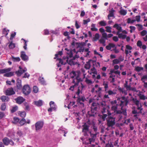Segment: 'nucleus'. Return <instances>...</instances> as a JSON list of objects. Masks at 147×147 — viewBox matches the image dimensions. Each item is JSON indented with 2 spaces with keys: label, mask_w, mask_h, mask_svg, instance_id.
<instances>
[{
  "label": "nucleus",
  "mask_w": 147,
  "mask_h": 147,
  "mask_svg": "<svg viewBox=\"0 0 147 147\" xmlns=\"http://www.w3.org/2000/svg\"><path fill=\"white\" fill-rule=\"evenodd\" d=\"M17 82L16 86L17 89L19 90H21L22 88L21 80L18 78L17 80Z\"/></svg>",
  "instance_id": "19"
},
{
  "label": "nucleus",
  "mask_w": 147,
  "mask_h": 147,
  "mask_svg": "<svg viewBox=\"0 0 147 147\" xmlns=\"http://www.w3.org/2000/svg\"><path fill=\"white\" fill-rule=\"evenodd\" d=\"M75 79L76 80V82H75V79H74L73 80L72 83L75 84V85H76V86H78L79 83L80 82L82 81V80L81 78L80 77V76L79 74L76 77Z\"/></svg>",
  "instance_id": "17"
},
{
  "label": "nucleus",
  "mask_w": 147,
  "mask_h": 147,
  "mask_svg": "<svg viewBox=\"0 0 147 147\" xmlns=\"http://www.w3.org/2000/svg\"><path fill=\"white\" fill-rule=\"evenodd\" d=\"M136 26H138V29L139 31L142 30L143 29L142 26L140 24H136Z\"/></svg>",
  "instance_id": "63"
},
{
  "label": "nucleus",
  "mask_w": 147,
  "mask_h": 147,
  "mask_svg": "<svg viewBox=\"0 0 147 147\" xmlns=\"http://www.w3.org/2000/svg\"><path fill=\"white\" fill-rule=\"evenodd\" d=\"M142 106L141 103H140V106L138 107H137V109L138 110H140V111H139L138 112V113L137 114L142 113V111L143 110V109L142 108Z\"/></svg>",
  "instance_id": "55"
},
{
  "label": "nucleus",
  "mask_w": 147,
  "mask_h": 147,
  "mask_svg": "<svg viewBox=\"0 0 147 147\" xmlns=\"http://www.w3.org/2000/svg\"><path fill=\"white\" fill-rule=\"evenodd\" d=\"M91 124V122L90 119H88L86 122L84 123L82 125V132L84 133V134L87 135V132H88L89 130L90 125Z\"/></svg>",
  "instance_id": "4"
},
{
  "label": "nucleus",
  "mask_w": 147,
  "mask_h": 147,
  "mask_svg": "<svg viewBox=\"0 0 147 147\" xmlns=\"http://www.w3.org/2000/svg\"><path fill=\"white\" fill-rule=\"evenodd\" d=\"M100 104L98 102H93L91 105V109H92L98 111V108L100 107Z\"/></svg>",
  "instance_id": "16"
},
{
  "label": "nucleus",
  "mask_w": 147,
  "mask_h": 147,
  "mask_svg": "<svg viewBox=\"0 0 147 147\" xmlns=\"http://www.w3.org/2000/svg\"><path fill=\"white\" fill-rule=\"evenodd\" d=\"M121 25H119L117 24H115L113 26V27L114 28H116L117 30L118 31L120 32L122 31V27L120 26Z\"/></svg>",
  "instance_id": "25"
},
{
  "label": "nucleus",
  "mask_w": 147,
  "mask_h": 147,
  "mask_svg": "<svg viewBox=\"0 0 147 147\" xmlns=\"http://www.w3.org/2000/svg\"><path fill=\"white\" fill-rule=\"evenodd\" d=\"M44 125V122L42 121H39L36 122L34 125H32V127L35 126V130L37 132L40 130L42 128Z\"/></svg>",
  "instance_id": "7"
},
{
  "label": "nucleus",
  "mask_w": 147,
  "mask_h": 147,
  "mask_svg": "<svg viewBox=\"0 0 147 147\" xmlns=\"http://www.w3.org/2000/svg\"><path fill=\"white\" fill-rule=\"evenodd\" d=\"M99 24L101 26H105L107 25L106 22L104 20L100 21L99 22Z\"/></svg>",
  "instance_id": "60"
},
{
  "label": "nucleus",
  "mask_w": 147,
  "mask_h": 147,
  "mask_svg": "<svg viewBox=\"0 0 147 147\" xmlns=\"http://www.w3.org/2000/svg\"><path fill=\"white\" fill-rule=\"evenodd\" d=\"M63 54L62 51H59L58 53L55 54V57L54 58V59H57L56 61H59V62L57 63V65L58 67H60L61 66V65H65V63H63V60L61 58H59L58 56H61Z\"/></svg>",
  "instance_id": "5"
},
{
  "label": "nucleus",
  "mask_w": 147,
  "mask_h": 147,
  "mask_svg": "<svg viewBox=\"0 0 147 147\" xmlns=\"http://www.w3.org/2000/svg\"><path fill=\"white\" fill-rule=\"evenodd\" d=\"M20 120V119L18 118L14 117L13 118V121H12V122L14 124H17L19 122Z\"/></svg>",
  "instance_id": "40"
},
{
  "label": "nucleus",
  "mask_w": 147,
  "mask_h": 147,
  "mask_svg": "<svg viewBox=\"0 0 147 147\" xmlns=\"http://www.w3.org/2000/svg\"><path fill=\"white\" fill-rule=\"evenodd\" d=\"M92 127L93 131L95 133L99 134V132H98V127L96 125L95 123L93 121H92Z\"/></svg>",
  "instance_id": "22"
},
{
  "label": "nucleus",
  "mask_w": 147,
  "mask_h": 147,
  "mask_svg": "<svg viewBox=\"0 0 147 147\" xmlns=\"http://www.w3.org/2000/svg\"><path fill=\"white\" fill-rule=\"evenodd\" d=\"M90 70H94V71L92 72V73L96 75L97 74V72L96 69L95 67V64H93V67Z\"/></svg>",
  "instance_id": "52"
},
{
  "label": "nucleus",
  "mask_w": 147,
  "mask_h": 147,
  "mask_svg": "<svg viewBox=\"0 0 147 147\" xmlns=\"http://www.w3.org/2000/svg\"><path fill=\"white\" fill-rule=\"evenodd\" d=\"M77 101L78 102H84L86 100V98L84 96H83L80 97L79 96L78 97Z\"/></svg>",
  "instance_id": "30"
},
{
  "label": "nucleus",
  "mask_w": 147,
  "mask_h": 147,
  "mask_svg": "<svg viewBox=\"0 0 147 147\" xmlns=\"http://www.w3.org/2000/svg\"><path fill=\"white\" fill-rule=\"evenodd\" d=\"M34 104L38 107H41L43 105V102L42 100L34 101Z\"/></svg>",
  "instance_id": "29"
},
{
  "label": "nucleus",
  "mask_w": 147,
  "mask_h": 147,
  "mask_svg": "<svg viewBox=\"0 0 147 147\" xmlns=\"http://www.w3.org/2000/svg\"><path fill=\"white\" fill-rule=\"evenodd\" d=\"M3 144L5 146H8L10 143V140L7 137H5L2 140Z\"/></svg>",
  "instance_id": "21"
},
{
  "label": "nucleus",
  "mask_w": 147,
  "mask_h": 147,
  "mask_svg": "<svg viewBox=\"0 0 147 147\" xmlns=\"http://www.w3.org/2000/svg\"><path fill=\"white\" fill-rule=\"evenodd\" d=\"M18 114L21 117L23 118H24L25 117L26 115V113L24 111H19L18 112Z\"/></svg>",
  "instance_id": "33"
},
{
  "label": "nucleus",
  "mask_w": 147,
  "mask_h": 147,
  "mask_svg": "<svg viewBox=\"0 0 147 147\" xmlns=\"http://www.w3.org/2000/svg\"><path fill=\"white\" fill-rule=\"evenodd\" d=\"M147 80V75H143L141 78V80L142 82H144L145 80Z\"/></svg>",
  "instance_id": "64"
},
{
  "label": "nucleus",
  "mask_w": 147,
  "mask_h": 147,
  "mask_svg": "<svg viewBox=\"0 0 147 147\" xmlns=\"http://www.w3.org/2000/svg\"><path fill=\"white\" fill-rule=\"evenodd\" d=\"M108 112L107 111V113L103 114L102 115H98L99 118L98 119V121L99 124H102L103 123V122L105 120L107 117L108 116Z\"/></svg>",
  "instance_id": "8"
},
{
  "label": "nucleus",
  "mask_w": 147,
  "mask_h": 147,
  "mask_svg": "<svg viewBox=\"0 0 147 147\" xmlns=\"http://www.w3.org/2000/svg\"><path fill=\"white\" fill-rule=\"evenodd\" d=\"M9 31V30H7L6 28H4L3 30V34L7 36L8 34Z\"/></svg>",
  "instance_id": "48"
},
{
  "label": "nucleus",
  "mask_w": 147,
  "mask_h": 147,
  "mask_svg": "<svg viewBox=\"0 0 147 147\" xmlns=\"http://www.w3.org/2000/svg\"><path fill=\"white\" fill-rule=\"evenodd\" d=\"M27 70V69L26 67H25L22 70V71L21 70H18L16 71L15 73L18 77H20L23 73H24Z\"/></svg>",
  "instance_id": "20"
},
{
  "label": "nucleus",
  "mask_w": 147,
  "mask_h": 147,
  "mask_svg": "<svg viewBox=\"0 0 147 147\" xmlns=\"http://www.w3.org/2000/svg\"><path fill=\"white\" fill-rule=\"evenodd\" d=\"M18 109V107L17 106L13 107L11 109V113H14Z\"/></svg>",
  "instance_id": "57"
},
{
  "label": "nucleus",
  "mask_w": 147,
  "mask_h": 147,
  "mask_svg": "<svg viewBox=\"0 0 147 147\" xmlns=\"http://www.w3.org/2000/svg\"><path fill=\"white\" fill-rule=\"evenodd\" d=\"M106 139V138L105 137H104L103 138L102 137L100 138V141L101 144H105V143Z\"/></svg>",
  "instance_id": "49"
},
{
  "label": "nucleus",
  "mask_w": 147,
  "mask_h": 147,
  "mask_svg": "<svg viewBox=\"0 0 147 147\" xmlns=\"http://www.w3.org/2000/svg\"><path fill=\"white\" fill-rule=\"evenodd\" d=\"M143 69V67L139 66H137L135 68V70L137 72H139L141 71H142Z\"/></svg>",
  "instance_id": "53"
},
{
  "label": "nucleus",
  "mask_w": 147,
  "mask_h": 147,
  "mask_svg": "<svg viewBox=\"0 0 147 147\" xmlns=\"http://www.w3.org/2000/svg\"><path fill=\"white\" fill-rule=\"evenodd\" d=\"M108 112V117L106 118L107 125L108 127L113 128L115 123V117L111 116V113L109 111L107 110Z\"/></svg>",
  "instance_id": "3"
},
{
  "label": "nucleus",
  "mask_w": 147,
  "mask_h": 147,
  "mask_svg": "<svg viewBox=\"0 0 147 147\" xmlns=\"http://www.w3.org/2000/svg\"><path fill=\"white\" fill-rule=\"evenodd\" d=\"M12 60L14 62H15V61L19 62V61H20V58L19 57H14L13 56H12Z\"/></svg>",
  "instance_id": "47"
},
{
  "label": "nucleus",
  "mask_w": 147,
  "mask_h": 147,
  "mask_svg": "<svg viewBox=\"0 0 147 147\" xmlns=\"http://www.w3.org/2000/svg\"><path fill=\"white\" fill-rule=\"evenodd\" d=\"M23 93L25 95L29 94L30 92V88L28 85H25L22 88Z\"/></svg>",
  "instance_id": "9"
},
{
  "label": "nucleus",
  "mask_w": 147,
  "mask_h": 147,
  "mask_svg": "<svg viewBox=\"0 0 147 147\" xmlns=\"http://www.w3.org/2000/svg\"><path fill=\"white\" fill-rule=\"evenodd\" d=\"M106 29V31L109 33H111L112 31L111 30L112 28L111 27L109 26H107L105 27Z\"/></svg>",
  "instance_id": "58"
},
{
  "label": "nucleus",
  "mask_w": 147,
  "mask_h": 147,
  "mask_svg": "<svg viewBox=\"0 0 147 147\" xmlns=\"http://www.w3.org/2000/svg\"><path fill=\"white\" fill-rule=\"evenodd\" d=\"M100 107H102L103 108L105 107H108L109 108H110L109 106V105H107L106 103L105 102H102L100 104Z\"/></svg>",
  "instance_id": "56"
},
{
  "label": "nucleus",
  "mask_w": 147,
  "mask_h": 147,
  "mask_svg": "<svg viewBox=\"0 0 147 147\" xmlns=\"http://www.w3.org/2000/svg\"><path fill=\"white\" fill-rule=\"evenodd\" d=\"M100 37V35L99 34L96 33L95 34V36L93 38V40L94 41H96L99 39Z\"/></svg>",
  "instance_id": "46"
},
{
  "label": "nucleus",
  "mask_w": 147,
  "mask_h": 147,
  "mask_svg": "<svg viewBox=\"0 0 147 147\" xmlns=\"http://www.w3.org/2000/svg\"><path fill=\"white\" fill-rule=\"evenodd\" d=\"M23 133L21 130H18L16 132V135L17 138H15L13 137L12 138V139L14 141H16V142H18L19 141V138L22 137L23 136Z\"/></svg>",
  "instance_id": "10"
},
{
  "label": "nucleus",
  "mask_w": 147,
  "mask_h": 147,
  "mask_svg": "<svg viewBox=\"0 0 147 147\" xmlns=\"http://www.w3.org/2000/svg\"><path fill=\"white\" fill-rule=\"evenodd\" d=\"M136 21V20H131V19L129 18L127 19V23L128 24H133Z\"/></svg>",
  "instance_id": "51"
},
{
  "label": "nucleus",
  "mask_w": 147,
  "mask_h": 147,
  "mask_svg": "<svg viewBox=\"0 0 147 147\" xmlns=\"http://www.w3.org/2000/svg\"><path fill=\"white\" fill-rule=\"evenodd\" d=\"M90 61H91L92 62L93 64H95V67H100V63L98 62H96V61L92 60L91 59H90Z\"/></svg>",
  "instance_id": "45"
},
{
  "label": "nucleus",
  "mask_w": 147,
  "mask_h": 147,
  "mask_svg": "<svg viewBox=\"0 0 147 147\" xmlns=\"http://www.w3.org/2000/svg\"><path fill=\"white\" fill-rule=\"evenodd\" d=\"M38 80L43 85H46V82L44 80L43 77H40L38 78Z\"/></svg>",
  "instance_id": "36"
},
{
  "label": "nucleus",
  "mask_w": 147,
  "mask_h": 147,
  "mask_svg": "<svg viewBox=\"0 0 147 147\" xmlns=\"http://www.w3.org/2000/svg\"><path fill=\"white\" fill-rule=\"evenodd\" d=\"M65 50L67 51L66 53L67 55L66 57H63V59H67V62L71 66L76 64L79 65L80 62L78 61V59L79 58V55L75 54L73 56L72 50L68 49L67 48H65Z\"/></svg>",
  "instance_id": "2"
},
{
  "label": "nucleus",
  "mask_w": 147,
  "mask_h": 147,
  "mask_svg": "<svg viewBox=\"0 0 147 147\" xmlns=\"http://www.w3.org/2000/svg\"><path fill=\"white\" fill-rule=\"evenodd\" d=\"M109 108L108 107H104L102 108V110L101 111L102 113V114H105V113H107V110H109Z\"/></svg>",
  "instance_id": "43"
},
{
  "label": "nucleus",
  "mask_w": 147,
  "mask_h": 147,
  "mask_svg": "<svg viewBox=\"0 0 147 147\" xmlns=\"http://www.w3.org/2000/svg\"><path fill=\"white\" fill-rule=\"evenodd\" d=\"M11 70V68H8L7 69H0V74H3L7 72L10 71Z\"/></svg>",
  "instance_id": "31"
},
{
  "label": "nucleus",
  "mask_w": 147,
  "mask_h": 147,
  "mask_svg": "<svg viewBox=\"0 0 147 147\" xmlns=\"http://www.w3.org/2000/svg\"><path fill=\"white\" fill-rule=\"evenodd\" d=\"M114 11L115 10L113 8H112L110 11H109V13L108 16V18L109 20L110 19V17H114L115 18L114 14Z\"/></svg>",
  "instance_id": "26"
},
{
  "label": "nucleus",
  "mask_w": 147,
  "mask_h": 147,
  "mask_svg": "<svg viewBox=\"0 0 147 147\" xmlns=\"http://www.w3.org/2000/svg\"><path fill=\"white\" fill-rule=\"evenodd\" d=\"M132 100L134 102L136 105L137 107H138L140 106V101L138 100L137 98H134L132 99Z\"/></svg>",
  "instance_id": "35"
},
{
  "label": "nucleus",
  "mask_w": 147,
  "mask_h": 147,
  "mask_svg": "<svg viewBox=\"0 0 147 147\" xmlns=\"http://www.w3.org/2000/svg\"><path fill=\"white\" fill-rule=\"evenodd\" d=\"M139 96L141 100H145L146 99V96L144 94H140L139 95Z\"/></svg>",
  "instance_id": "61"
},
{
  "label": "nucleus",
  "mask_w": 147,
  "mask_h": 147,
  "mask_svg": "<svg viewBox=\"0 0 147 147\" xmlns=\"http://www.w3.org/2000/svg\"><path fill=\"white\" fill-rule=\"evenodd\" d=\"M124 86L125 88H126L127 90H132V88L131 86L128 85V81H125Z\"/></svg>",
  "instance_id": "32"
},
{
  "label": "nucleus",
  "mask_w": 147,
  "mask_h": 147,
  "mask_svg": "<svg viewBox=\"0 0 147 147\" xmlns=\"http://www.w3.org/2000/svg\"><path fill=\"white\" fill-rule=\"evenodd\" d=\"M119 13L121 15L125 16L127 14V11L126 10L121 9L119 11Z\"/></svg>",
  "instance_id": "42"
},
{
  "label": "nucleus",
  "mask_w": 147,
  "mask_h": 147,
  "mask_svg": "<svg viewBox=\"0 0 147 147\" xmlns=\"http://www.w3.org/2000/svg\"><path fill=\"white\" fill-rule=\"evenodd\" d=\"M106 40L102 36V37L99 40V41L100 43L102 44H103V46H105V40Z\"/></svg>",
  "instance_id": "39"
},
{
  "label": "nucleus",
  "mask_w": 147,
  "mask_h": 147,
  "mask_svg": "<svg viewBox=\"0 0 147 147\" xmlns=\"http://www.w3.org/2000/svg\"><path fill=\"white\" fill-rule=\"evenodd\" d=\"M83 135L86 137H88L89 136V134H90V136L91 138H89L88 139L89 140V143L91 144L92 142H94L95 141V139H96L97 135L98 134L95 133V134H93L92 133L91 131L89 130L88 132H87V135H85L84 134V133H82Z\"/></svg>",
  "instance_id": "6"
},
{
  "label": "nucleus",
  "mask_w": 147,
  "mask_h": 147,
  "mask_svg": "<svg viewBox=\"0 0 147 147\" xmlns=\"http://www.w3.org/2000/svg\"><path fill=\"white\" fill-rule=\"evenodd\" d=\"M20 57L24 61H27L28 60V57L26 54L25 52L21 51Z\"/></svg>",
  "instance_id": "18"
},
{
  "label": "nucleus",
  "mask_w": 147,
  "mask_h": 147,
  "mask_svg": "<svg viewBox=\"0 0 147 147\" xmlns=\"http://www.w3.org/2000/svg\"><path fill=\"white\" fill-rule=\"evenodd\" d=\"M98 111L92 109H91L90 111H89L88 112V114L89 117H95L97 114Z\"/></svg>",
  "instance_id": "14"
},
{
  "label": "nucleus",
  "mask_w": 147,
  "mask_h": 147,
  "mask_svg": "<svg viewBox=\"0 0 147 147\" xmlns=\"http://www.w3.org/2000/svg\"><path fill=\"white\" fill-rule=\"evenodd\" d=\"M103 35L104 36L103 37L107 40L108 39V38H111L113 36V35L112 34H109L107 35V33H104Z\"/></svg>",
  "instance_id": "34"
},
{
  "label": "nucleus",
  "mask_w": 147,
  "mask_h": 147,
  "mask_svg": "<svg viewBox=\"0 0 147 147\" xmlns=\"http://www.w3.org/2000/svg\"><path fill=\"white\" fill-rule=\"evenodd\" d=\"M77 40L75 39V38H73V40L72 41V42L71 43V45L72 46H75V45H76V46H80V42H76V41H77ZM81 46H84V45H82Z\"/></svg>",
  "instance_id": "23"
},
{
  "label": "nucleus",
  "mask_w": 147,
  "mask_h": 147,
  "mask_svg": "<svg viewBox=\"0 0 147 147\" xmlns=\"http://www.w3.org/2000/svg\"><path fill=\"white\" fill-rule=\"evenodd\" d=\"M132 47H126V48L125 50V52L126 55H127L129 53L128 50H130L132 49Z\"/></svg>",
  "instance_id": "50"
},
{
  "label": "nucleus",
  "mask_w": 147,
  "mask_h": 147,
  "mask_svg": "<svg viewBox=\"0 0 147 147\" xmlns=\"http://www.w3.org/2000/svg\"><path fill=\"white\" fill-rule=\"evenodd\" d=\"M14 75L13 72H7L6 73L4 74V76L7 77H9L13 76Z\"/></svg>",
  "instance_id": "37"
},
{
  "label": "nucleus",
  "mask_w": 147,
  "mask_h": 147,
  "mask_svg": "<svg viewBox=\"0 0 147 147\" xmlns=\"http://www.w3.org/2000/svg\"><path fill=\"white\" fill-rule=\"evenodd\" d=\"M109 82H106L105 83V81L103 82V85L104 86V88L105 89V92H106L107 90V89L108 88Z\"/></svg>",
  "instance_id": "41"
},
{
  "label": "nucleus",
  "mask_w": 147,
  "mask_h": 147,
  "mask_svg": "<svg viewBox=\"0 0 147 147\" xmlns=\"http://www.w3.org/2000/svg\"><path fill=\"white\" fill-rule=\"evenodd\" d=\"M121 100H120V102L119 105L116 104L115 105L112 106L111 107V110L113 111L114 113L117 114L123 113L125 116L127 115L126 109L123 108L124 106L127 105L129 102V100L125 96L121 97Z\"/></svg>",
  "instance_id": "1"
},
{
  "label": "nucleus",
  "mask_w": 147,
  "mask_h": 147,
  "mask_svg": "<svg viewBox=\"0 0 147 147\" xmlns=\"http://www.w3.org/2000/svg\"><path fill=\"white\" fill-rule=\"evenodd\" d=\"M26 122V119L24 118H22L19 121V124L21 126L24 125Z\"/></svg>",
  "instance_id": "38"
},
{
  "label": "nucleus",
  "mask_w": 147,
  "mask_h": 147,
  "mask_svg": "<svg viewBox=\"0 0 147 147\" xmlns=\"http://www.w3.org/2000/svg\"><path fill=\"white\" fill-rule=\"evenodd\" d=\"M16 34V32H14L13 33H12L11 34V36L9 38V41L8 46H16L17 45L16 43H13L12 40L13 38L14 37Z\"/></svg>",
  "instance_id": "11"
},
{
  "label": "nucleus",
  "mask_w": 147,
  "mask_h": 147,
  "mask_svg": "<svg viewBox=\"0 0 147 147\" xmlns=\"http://www.w3.org/2000/svg\"><path fill=\"white\" fill-rule=\"evenodd\" d=\"M123 60H121V61H123ZM120 62V61L119 60H118L117 59H115L113 60V65H114L115 64H118Z\"/></svg>",
  "instance_id": "54"
},
{
  "label": "nucleus",
  "mask_w": 147,
  "mask_h": 147,
  "mask_svg": "<svg viewBox=\"0 0 147 147\" xmlns=\"http://www.w3.org/2000/svg\"><path fill=\"white\" fill-rule=\"evenodd\" d=\"M7 96H11L15 94V92L14 91L13 88L12 87L8 88L6 90L5 93Z\"/></svg>",
  "instance_id": "12"
},
{
  "label": "nucleus",
  "mask_w": 147,
  "mask_h": 147,
  "mask_svg": "<svg viewBox=\"0 0 147 147\" xmlns=\"http://www.w3.org/2000/svg\"><path fill=\"white\" fill-rule=\"evenodd\" d=\"M0 99L2 102H8L9 100V98L8 96L3 95L1 96Z\"/></svg>",
  "instance_id": "24"
},
{
  "label": "nucleus",
  "mask_w": 147,
  "mask_h": 147,
  "mask_svg": "<svg viewBox=\"0 0 147 147\" xmlns=\"http://www.w3.org/2000/svg\"><path fill=\"white\" fill-rule=\"evenodd\" d=\"M90 62H92L91 61H90V60L86 62V63L84 65V68L86 69H89L90 67Z\"/></svg>",
  "instance_id": "28"
},
{
  "label": "nucleus",
  "mask_w": 147,
  "mask_h": 147,
  "mask_svg": "<svg viewBox=\"0 0 147 147\" xmlns=\"http://www.w3.org/2000/svg\"><path fill=\"white\" fill-rule=\"evenodd\" d=\"M70 74L71 75V78H74V77L76 76V73L74 71H72L70 73Z\"/></svg>",
  "instance_id": "62"
},
{
  "label": "nucleus",
  "mask_w": 147,
  "mask_h": 147,
  "mask_svg": "<svg viewBox=\"0 0 147 147\" xmlns=\"http://www.w3.org/2000/svg\"><path fill=\"white\" fill-rule=\"evenodd\" d=\"M84 47H77L76 49H74L73 50L74 52L76 53V54L77 55L78 52H83L84 50Z\"/></svg>",
  "instance_id": "15"
},
{
  "label": "nucleus",
  "mask_w": 147,
  "mask_h": 147,
  "mask_svg": "<svg viewBox=\"0 0 147 147\" xmlns=\"http://www.w3.org/2000/svg\"><path fill=\"white\" fill-rule=\"evenodd\" d=\"M106 93H108V94L109 95H114L116 94V92H114L111 90H109L108 91L107 90L106 92H105Z\"/></svg>",
  "instance_id": "44"
},
{
  "label": "nucleus",
  "mask_w": 147,
  "mask_h": 147,
  "mask_svg": "<svg viewBox=\"0 0 147 147\" xmlns=\"http://www.w3.org/2000/svg\"><path fill=\"white\" fill-rule=\"evenodd\" d=\"M6 108V104L5 103H3L1 105V109L2 111H4Z\"/></svg>",
  "instance_id": "59"
},
{
  "label": "nucleus",
  "mask_w": 147,
  "mask_h": 147,
  "mask_svg": "<svg viewBox=\"0 0 147 147\" xmlns=\"http://www.w3.org/2000/svg\"><path fill=\"white\" fill-rule=\"evenodd\" d=\"M16 103L19 105L22 104L25 100V99L21 96H19L14 99Z\"/></svg>",
  "instance_id": "13"
},
{
  "label": "nucleus",
  "mask_w": 147,
  "mask_h": 147,
  "mask_svg": "<svg viewBox=\"0 0 147 147\" xmlns=\"http://www.w3.org/2000/svg\"><path fill=\"white\" fill-rule=\"evenodd\" d=\"M117 34L118 35L119 38H120L125 39L126 38V35L125 34H123L122 33H120L119 32H117Z\"/></svg>",
  "instance_id": "27"
}]
</instances>
